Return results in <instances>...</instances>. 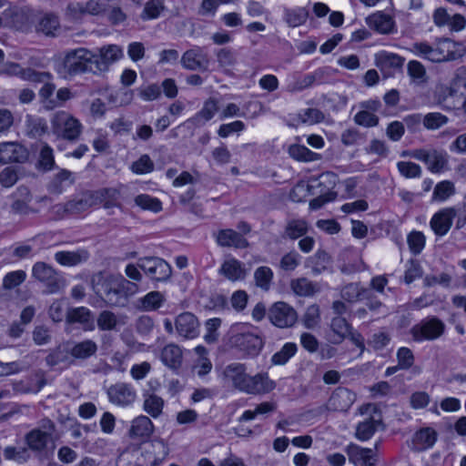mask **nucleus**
Listing matches in <instances>:
<instances>
[{
  "mask_svg": "<svg viewBox=\"0 0 466 466\" xmlns=\"http://www.w3.org/2000/svg\"><path fill=\"white\" fill-rule=\"evenodd\" d=\"M165 405L164 400L154 392H143V410L154 419L158 418Z\"/></svg>",
  "mask_w": 466,
  "mask_h": 466,
  "instance_id": "nucleus-31",
  "label": "nucleus"
},
{
  "mask_svg": "<svg viewBox=\"0 0 466 466\" xmlns=\"http://www.w3.org/2000/svg\"><path fill=\"white\" fill-rule=\"evenodd\" d=\"M56 90L55 84L46 81L44 86L39 90V99L44 108L46 110H53L56 107L55 98H53Z\"/></svg>",
  "mask_w": 466,
  "mask_h": 466,
  "instance_id": "nucleus-47",
  "label": "nucleus"
},
{
  "mask_svg": "<svg viewBox=\"0 0 466 466\" xmlns=\"http://www.w3.org/2000/svg\"><path fill=\"white\" fill-rule=\"evenodd\" d=\"M94 204L93 195L88 194L77 199L67 202L70 214H79L86 211Z\"/></svg>",
  "mask_w": 466,
  "mask_h": 466,
  "instance_id": "nucleus-53",
  "label": "nucleus"
},
{
  "mask_svg": "<svg viewBox=\"0 0 466 466\" xmlns=\"http://www.w3.org/2000/svg\"><path fill=\"white\" fill-rule=\"evenodd\" d=\"M95 54L86 48H76L66 52L58 68V74L68 78L79 74L90 72L95 74Z\"/></svg>",
  "mask_w": 466,
  "mask_h": 466,
  "instance_id": "nucleus-3",
  "label": "nucleus"
},
{
  "mask_svg": "<svg viewBox=\"0 0 466 466\" xmlns=\"http://www.w3.org/2000/svg\"><path fill=\"white\" fill-rule=\"evenodd\" d=\"M308 232V224L303 219H291L285 228V234L291 239H297Z\"/></svg>",
  "mask_w": 466,
  "mask_h": 466,
  "instance_id": "nucleus-48",
  "label": "nucleus"
},
{
  "mask_svg": "<svg viewBox=\"0 0 466 466\" xmlns=\"http://www.w3.org/2000/svg\"><path fill=\"white\" fill-rule=\"evenodd\" d=\"M356 400L354 392L347 388H337L330 396L328 406L334 411H347Z\"/></svg>",
  "mask_w": 466,
  "mask_h": 466,
  "instance_id": "nucleus-20",
  "label": "nucleus"
},
{
  "mask_svg": "<svg viewBox=\"0 0 466 466\" xmlns=\"http://www.w3.org/2000/svg\"><path fill=\"white\" fill-rule=\"evenodd\" d=\"M164 8L163 0H150L145 5L141 18L143 20L156 19L160 15Z\"/></svg>",
  "mask_w": 466,
  "mask_h": 466,
  "instance_id": "nucleus-55",
  "label": "nucleus"
},
{
  "mask_svg": "<svg viewBox=\"0 0 466 466\" xmlns=\"http://www.w3.org/2000/svg\"><path fill=\"white\" fill-rule=\"evenodd\" d=\"M131 169L136 174H147L153 171L154 163L148 155H143L132 164Z\"/></svg>",
  "mask_w": 466,
  "mask_h": 466,
  "instance_id": "nucleus-62",
  "label": "nucleus"
},
{
  "mask_svg": "<svg viewBox=\"0 0 466 466\" xmlns=\"http://www.w3.org/2000/svg\"><path fill=\"white\" fill-rule=\"evenodd\" d=\"M32 276L43 283L46 294H56L64 290L66 286V279L51 265L38 261L32 268Z\"/></svg>",
  "mask_w": 466,
  "mask_h": 466,
  "instance_id": "nucleus-5",
  "label": "nucleus"
},
{
  "mask_svg": "<svg viewBox=\"0 0 466 466\" xmlns=\"http://www.w3.org/2000/svg\"><path fill=\"white\" fill-rule=\"evenodd\" d=\"M161 360L171 370L179 369L183 361L182 350L173 343L165 346L161 351Z\"/></svg>",
  "mask_w": 466,
  "mask_h": 466,
  "instance_id": "nucleus-30",
  "label": "nucleus"
},
{
  "mask_svg": "<svg viewBox=\"0 0 466 466\" xmlns=\"http://www.w3.org/2000/svg\"><path fill=\"white\" fill-rule=\"evenodd\" d=\"M4 455L6 460H14L19 463L26 461L30 456L27 449L24 447H6Z\"/></svg>",
  "mask_w": 466,
  "mask_h": 466,
  "instance_id": "nucleus-60",
  "label": "nucleus"
},
{
  "mask_svg": "<svg viewBox=\"0 0 466 466\" xmlns=\"http://www.w3.org/2000/svg\"><path fill=\"white\" fill-rule=\"evenodd\" d=\"M289 154L292 158L303 162L317 161L321 157L319 154L312 152L305 146L296 144L289 146Z\"/></svg>",
  "mask_w": 466,
  "mask_h": 466,
  "instance_id": "nucleus-40",
  "label": "nucleus"
},
{
  "mask_svg": "<svg viewBox=\"0 0 466 466\" xmlns=\"http://www.w3.org/2000/svg\"><path fill=\"white\" fill-rule=\"evenodd\" d=\"M297 345L295 343L288 342L283 345L281 350L276 352L272 358L271 362L274 365H284L297 352Z\"/></svg>",
  "mask_w": 466,
  "mask_h": 466,
  "instance_id": "nucleus-51",
  "label": "nucleus"
},
{
  "mask_svg": "<svg viewBox=\"0 0 466 466\" xmlns=\"http://www.w3.org/2000/svg\"><path fill=\"white\" fill-rule=\"evenodd\" d=\"M121 56L122 50L116 45L101 47L98 54H95V61H93L95 74L107 71L109 66L117 61Z\"/></svg>",
  "mask_w": 466,
  "mask_h": 466,
  "instance_id": "nucleus-14",
  "label": "nucleus"
},
{
  "mask_svg": "<svg viewBox=\"0 0 466 466\" xmlns=\"http://www.w3.org/2000/svg\"><path fill=\"white\" fill-rule=\"evenodd\" d=\"M366 292L367 289L360 283H349L342 288L340 295L344 300L354 303L361 299Z\"/></svg>",
  "mask_w": 466,
  "mask_h": 466,
  "instance_id": "nucleus-44",
  "label": "nucleus"
},
{
  "mask_svg": "<svg viewBox=\"0 0 466 466\" xmlns=\"http://www.w3.org/2000/svg\"><path fill=\"white\" fill-rule=\"evenodd\" d=\"M50 122L53 133L63 139L76 141L82 133V124L67 111H56Z\"/></svg>",
  "mask_w": 466,
  "mask_h": 466,
  "instance_id": "nucleus-4",
  "label": "nucleus"
},
{
  "mask_svg": "<svg viewBox=\"0 0 466 466\" xmlns=\"http://www.w3.org/2000/svg\"><path fill=\"white\" fill-rule=\"evenodd\" d=\"M49 437L43 433L41 430H33L25 436L26 443L34 451H42L46 448Z\"/></svg>",
  "mask_w": 466,
  "mask_h": 466,
  "instance_id": "nucleus-49",
  "label": "nucleus"
},
{
  "mask_svg": "<svg viewBox=\"0 0 466 466\" xmlns=\"http://www.w3.org/2000/svg\"><path fill=\"white\" fill-rule=\"evenodd\" d=\"M218 274L228 280L235 282L243 280L248 274V270L245 265L237 258H228L222 262Z\"/></svg>",
  "mask_w": 466,
  "mask_h": 466,
  "instance_id": "nucleus-19",
  "label": "nucleus"
},
{
  "mask_svg": "<svg viewBox=\"0 0 466 466\" xmlns=\"http://www.w3.org/2000/svg\"><path fill=\"white\" fill-rule=\"evenodd\" d=\"M228 343L251 357L258 355L263 347V340L259 336L251 332H240L237 327L231 329Z\"/></svg>",
  "mask_w": 466,
  "mask_h": 466,
  "instance_id": "nucleus-6",
  "label": "nucleus"
},
{
  "mask_svg": "<svg viewBox=\"0 0 466 466\" xmlns=\"http://www.w3.org/2000/svg\"><path fill=\"white\" fill-rule=\"evenodd\" d=\"M303 322L306 328L313 329L319 322V308L318 305L313 304L307 308L303 317Z\"/></svg>",
  "mask_w": 466,
  "mask_h": 466,
  "instance_id": "nucleus-64",
  "label": "nucleus"
},
{
  "mask_svg": "<svg viewBox=\"0 0 466 466\" xmlns=\"http://www.w3.org/2000/svg\"><path fill=\"white\" fill-rule=\"evenodd\" d=\"M26 278V273L24 270H15L7 273L3 279V288L5 289H12L21 285Z\"/></svg>",
  "mask_w": 466,
  "mask_h": 466,
  "instance_id": "nucleus-56",
  "label": "nucleus"
},
{
  "mask_svg": "<svg viewBox=\"0 0 466 466\" xmlns=\"http://www.w3.org/2000/svg\"><path fill=\"white\" fill-rule=\"evenodd\" d=\"M309 261L312 264V272L319 275L329 269L331 258L325 250H318L313 257L309 258Z\"/></svg>",
  "mask_w": 466,
  "mask_h": 466,
  "instance_id": "nucleus-42",
  "label": "nucleus"
},
{
  "mask_svg": "<svg viewBox=\"0 0 466 466\" xmlns=\"http://www.w3.org/2000/svg\"><path fill=\"white\" fill-rule=\"evenodd\" d=\"M154 431V424L151 420L145 415L135 418L128 431V435L133 439H141L149 437Z\"/></svg>",
  "mask_w": 466,
  "mask_h": 466,
  "instance_id": "nucleus-27",
  "label": "nucleus"
},
{
  "mask_svg": "<svg viewBox=\"0 0 466 466\" xmlns=\"http://www.w3.org/2000/svg\"><path fill=\"white\" fill-rule=\"evenodd\" d=\"M97 350L98 346L96 342L92 339H84L73 343L68 349V353L75 360H85L95 356Z\"/></svg>",
  "mask_w": 466,
  "mask_h": 466,
  "instance_id": "nucleus-26",
  "label": "nucleus"
},
{
  "mask_svg": "<svg viewBox=\"0 0 466 466\" xmlns=\"http://www.w3.org/2000/svg\"><path fill=\"white\" fill-rule=\"evenodd\" d=\"M216 242L223 248H245L248 241L238 232L228 228L220 229L215 234Z\"/></svg>",
  "mask_w": 466,
  "mask_h": 466,
  "instance_id": "nucleus-23",
  "label": "nucleus"
},
{
  "mask_svg": "<svg viewBox=\"0 0 466 466\" xmlns=\"http://www.w3.org/2000/svg\"><path fill=\"white\" fill-rule=\"evenodd\" d=\"M75 181L73 173L66 169H61L53 177L49 185V190L55 194H60L64 188L72 185Z\"/></svg>",
  "mask_w": 466,
  "mask_h": 466,
  "instance_id": "nucleus-36",
  "label": "nucleus"
},
{
  "mask_svg": "<svg viewBox=\"0 0 466 466\" xmlns=\"http://www.w3.org/2000/svg\"><path fill=\"white\" fill-rule=\"evenodd\" d=\"M92 195L93 198H96V199L103 203V207L106 209L120 207V203L118 202L120 192L116 188H101Z\"/></svg>",
  "mask_w": 466,
  "mask_h": 466,
  "instance_id": "nucleus-33",
  "label": "nucleus"
},
{
  "mask_svg": "<svg viewBox=\"0 0 466 466\" xmlns=\"http://www.w3.org/2000/svg\"><path fill=\"white\" fill-rule=\"evenodd\" d=\"M218 110V102L214 98L208 99L202 109L192 118L196 125H203L210 120Z\"/></svg>",
  "mask_w": 466,
  "mask_h": 466,
  "instance_id": "nucleus-41",
  "label": "nucleus"
},
{
  "mask_svg": "<svg viewBox=\"0 0 466 466\" xmlns=\"http://www.w3.org/2000/svg\"><path fill=\"white\" fill-rule=\"evenodd\" d=\"M55 260L63 267H76L89 258L87 250L80 248L76 250H63L55 253Z\"/></svg>",
  "mask_w": 466,
  "mask_h": 466,
  "instance_id": "nucleus-25",
  "label": "nucleus"
},
{
  "mask_svg": "<svg viewBox=\"0 0 466 466\" xmlns=\"http://www.w3.org/2000/svg\"><path fill=\"white\" fill-rule=\"evenodd\" d=\"M412 51L414 54L434 63H441L443 61H451L456 59V54L453 51L447 50V52H444L442 46L434 48L426 43L413 44Z\"/></svg>",
  "mask_w": 466,
  "mask_h": 466,
  "instance_id": "nucleus-12",
  "label": "nucleus"
},
{
  "mask_svg": "<svg viewBox=\"0 0 466 466\" xmlns=\"http://www.w3.org/2000/svg\"><path fill=\"white\" fill-rule=\"evenodd\" d=\"M407 72L412 84L419 86L427 84L429 77L424 66L420 62L410 60L407 64Z\"/></svg>",
  "mask_w": 466,
  "mask_h": 466,
  "instance_id": "nucleus-35",
  "label": "nucleus"
},
{
  "mask_svg": "<svg viewBox=\"0 0 466 466\" xmlns=\"http://www.w3.org/2000/svg\"><path fill=\"white\" fill-rule=\"evenodd\" d=\"M414 158L423 161L428 169L432 173H440L443 171L448 164L447 154L437 149L426 150L413 154Z\"/></svg>",
  "mask_w": 466,
  "mask_h": 466,
  "instance_id": "nucleus-15",
  "label": "nucleus"
},
{
  "mask_svg": "<svg viewBox=\"0 0 466 466\" xmlns=\"http://www.w3.org/2000/svg\"><path fill=\"white\" fill-rule=\"evenodd\" d=\"M437 440V433L431 428L420 430L414 435V444L418 450H426L433 446Z\"/></svg>",
  "mask_w": 466,
  "mask_h": 466,
  "instance_id": "nucleus-39",
  "label": "nucleus"
},
{
  "mask_svg": "<svg viewBox=\"0 0 466 466\" xmlns=\"http://www.w3.org/2000/svg\"><path fill=\"white\" fill-rule=\"evenodd\" d=\"M380 424V420L373 417L360 422L356 429V438L362 441L370 440Z\"/></svg>",
  "mask_w": 466,
  "mask_h": 466,
  "instance_id": "nucleus-38",
  "label": "nucleus"
},
{
  "mask_svg": "<svg viewBox=\"0 0 466 466\" xmlns=\"http://www.w3.org/2000/svg\"><path fill=\"white\" fill-rule=\"evenodd\" d=\"M28 158L27 149L17 142H4L0 144V163H23Z\"/></svg>",
  "mask_w": 466,
  "mask_h": 466,
  "instance_id": "nucleus-17",
  "label": "nucleus"
},
{
  "mask_svg": "<svg viewBox=\"0 0 466 466\" xmlns=\"http://www.w3.org/2000/svg\"><path fill=\"white\" fill-rule=\"evenodd\" d=\"M35 28L39 33H43L47 36H54L56 31L59 29L58 18L54 15H46L40 18Z\"/></svg>",
  "mask_w": 466,
  "mask_h": 466,
  "instance_id": "nucleus-43",
  "label": "nucleus"
},
{
  "mask_svg": "<svg viewBox=\"0 0 466 466\" xmlns=\"http://www.w3.org/2000/svg\"><path fill=\"white\" fill-rule=\"evenodd\" d=\"M92 319L91 310L86 307L71 308L66 313V321L68 324L78 323L83 326L85 330L94 329L95 326Z\"/></svg>",
  "mask_w": 466,
  "mask_h": 466,
  "instance_id": "nucleus-24",
  "label": "nucleus"
},
{
  "mask_svg": "<svg viewBox=\"0 0 466 466\" xmlns=\"http://www.w3.org/2000/svg\"><path fill=\"white\" fill-rule=\"evenodd\" d=\"M165 302V294L160 291L154 290L139 298L136 302V307L141 311H155L160 309Z\"/></svg>",
  "mask_w": 466,
  "mask_h": 466,
  "instance_id": "nucleus-28",
  "label": "nucleus"
},
{
  "mask_svg": "<svg viewBox=\"0 0 466 466\" xmlns=\"http://www.w3.org/2000/svg\"><path fill=\"white\" fill-rule=\"evenodd\" d=\"M217 60L219 66L227 69L231 68L237 64V58L234 52L229 48H221L217 53Z\"/></svg>",
  "mask_w": 466,
  "mask_h": 466,
  "instance_id": "nucleus-61",
  "label": "nucleus"
},
{
  "mask_svg": "<svg viewBox=\"0 0 466 466\" xmlns=\"http://www.w3.org/2000/svg\"><path fill=\"white\" fill-rule=\"evenodd\" d=\"M345 451L349 456V461L355 466H374L376 464L375 454L371 449L350 443Z\"/></svg>",
  "mask_w": 466,
  "mask_h": 466,
  "instance_id": "nucleus-18",
  "label": "nucleus"
},
{
  "mask_svg": "<svg viewBox=\"0 0 466 466\" xmlns=\"http://www.w3.org/2000/svg\"><path fill=\"white\" fill-rule=\"evenodd\" d=\"M46 384V380L43 371H35L25 380L14 382L13 389L16 392L29 394L37 393Z\"/></svg>",
  "mask_w": 466,
  "mask_h": 466,
  "instance_id": "nucleus-22",
  "label": "nucleus"
},
{
  "mask_svg": "<svg viewBox=\"0 0 466 466\" xmlns=\"http://www.w3.org/2000/svg\"><path fill=\"white\" fill-rule=\"evenodd\" d=\"M139 449V465L156 466L168 454V448L163 440L155 439L137 447Z\"/></svg>",
  "mask_w": 466,
  "mask_h": 466,
  "instance_id": "nucleus-8",
  "label": "nucleus"
},
{
  "mask_svg": "<svg viewBox=\"0 0 466 466\" xmlns=\"http://www.w3.org/2000/svg\"><path fill=\"white\" fill-rule=\"evenodd\" d=\"M135 203L141 208L153 212H159L162 209V204L158 198L146 194L137 196Z\"/></svg>",
  "mask_w": 466,
  "mask_h": 466,
  "instance_id": "nucleus-54",
  "label": "nucleus"
},
{
  "mask_svg": "<svg viewBox=\"0 0 466 466\" xmlns=\"http://www.w3.org/2000/svg\"><path fill=\"white\" fill-rule=\"evenodd\" d=\"M307 19V12L303 8L289 9L285 12V20L289 26L296 27Z\"/></svg>",
  "mask_w": 466,
  "mask_h": 466,
  "instance_id": "nucleus-59",
  "label": "nucleus"
},
{
  "mask_svg": "<svg viewBox=\"0 0 466 466\" xmlns=\"http://www.w3.org/2000/svg\"><path fill=\"white\" fill-rule=\"evenodd\" d=\"M410 332L417 342L435 340L444 334L445 324L436 317L427 318L414 325Z\"/></svg>",
  "mask_w": 466,
  "mask_h": 466,
  "instance_id": "nucleus-7",
  "label": "nucleus"
},
{
  "mask_svg": "<svg viewBox=\"0 0 466 466\" xmlns=\"http://www.w3.org/2000/svg\"><path fill=\"white\" fill-rule=\"evenodd\" d=\"M399 172L407 178H415L420 177V167L413 162L400 161L397 164Z\"/></svg>",
  "mask_w": 466,
  "mask_h": 466,
  "instance_id": "nucleus-58",
  "label": "nucleus"
},
{
  "mask_svg": "<svg viewBox=\"0 0 466 466\" xmlns=\"http://www.w3.org/2000/svg\"><path fill=\"white\" fill-rule=\"evenodd\" d=\"M256 285L263 290H268L273 279V272L268 267H259L254 272Z\"/></svg>",
  "mask_w": 466,
  "mask_h": 466,
  "instance_id": "nucleus-52",
  "label": "nucleus"
},
{
  "mask_svg": "<svg viewBox=\"0 0 466 466\" xmlns=\"http://www.w3.org/2000/svg\"><path fill=\"white\" fill-rule=\"evenodd\" d=\"M139 454L140 451L137 446L128 447L120 453L116 464L117 466H142L139 465L141 463Z\"/></svg>",
  "mask_w": 466,
  "mask_h": 466,
  "instance_id": "nucleus-45",
  "label": "nucleus"
},
{
  "mask_svg": "<svg viewBox=\"0 0 466 466\" xmlns=\"http://www.w3.org/2000/svg\"><path fill=\"white\" fill-rule=\"evenodd\" d=\"M456 192L454 183L450 180L439 182L432 194V201L442 202L453 196Z\"/></svg>",
  "mask_w": 466,
  "mask_h": 466,
  "instance_id": "nucleus-46",
  "label": "nucleus"
},
{
  "mask_svg": "<svg viewBox=\"0 0 466 466\" xmlns=\"http://www.w3.org/2000/svg\"><path fill=\"white\" fill-rule=\"evenodd\" d=\"M454 208H446L436 214L431 219V228L438 236H444L452 225V219L456 217Z\"/></svg>",
  "mask_w": 466,
  "mask_h": 466,
  "instance_id": "nucleus-21",
  "label": "nucleus"
},
{
  "mask_svg": "<svg viewBox=\"0 0 466 466\" xmlns=\"http://www.w3.org/2000/svg\"><path fill=\"white\" fill-rule=\"evenodd\" d=\"M354 121L357 125L372 127L379 124V117L373 113L367 112L366 110H360L354 116Z\"/></svg>",
  "mask_w": 466,
  "mask_h": 466,
  "instance_id": "nucleus-63",
  "label": "nucleus"
},
{
  "mask_svg": "<svg viewBox=\"0 0 466 466\" xmlns=\"http://www.w3.org/2000/svg\"><path fill=\"white\" fill-rule=\"evenodd\" d=\"M268 318L273 325L279 328H288L296 323L298 315L289 304L279 301L269 309Z\"/></svg>",
  "mask_w": 466,
  "mask_h": 466,
  "instance_id": "nucleus-11",
  "label": "nucleus"
},
{
  "mask_svg": "<svg viewBox=\"0 0 466 466\" xmlns=\"http://www.w3.org/2000/svg\"><path fill=\"white\" fill-rule=\"evenodd\" d=\"M448 122V117L441 113L434 112L425 115L423 118V126L427 129L434 130L444 126Z\"/></svg>",
  "mask_w": 466,
  "mask_h": 466,
  "instance_id": "nucleus-57",
  "label": "nucleus"
},
{
  "mask_svg": "<svg viewBox=\"0 0 466 466\" xmlns=\"http://www.w3.org/2000/svg\"><path fill=\"white\" fill-rule=\"evenodd\" d=\"M180 63L187 70L206 71L208 68L209 59L201 47L194 46L182 55Z\"/></svg>",
  "mask_w": 466,
  "mask_h": 466,
  "instance_id": "nucleus-13",
  "label": "nucleus"
},
{
  "mask_svg": "<svg viewBox=\"0 0 466 466\" xmlns=\"http://www.w3.org/2000/svg\"><path fill=\"white\" fill-rule=\"evenodd\" d=\"M106 394L108 400L118 407H128L132 405L137 399V392L134 387L126 382H117L111 385Z\"/></svg>",
  "mask_w": 466,
  "mask_h": 466,
  "instance_id": "nucleus-10",
  "label": "nucleus"
},
{
  "mask_svg": "<svg viewBox=\"0 0 466 466\" xmlns=\"http://www.w3.org/2000/svg\"><path fill=\"white\" fill-rule=\"evenodd\" d=\"M94 292L111 308H125L138 291V285L120 275L99 271L91 278Z\"/></svg>",
  "mask_w": 466,
  "mask_h": 466,
  "instance_id": "nucleus-1",
  "label": "nucleus"
},
{
  "mask_svg": "<svg viewBox=\"0 0 466 466\" xmlns=\"http://www.w3.org/2000/svg\"><path fill=\"white\" fill-rule=\"evenodd\" d=\"M97 327L102 331L114 330L118 324L116 315L110 310H103L96 319Z\"/></svg>",
  "mask_w": 466,
  "mask_h": 466,
  "instance_id": "nucleus-50",
  "label": "nucleus"
},
{
  "mask_svg": "<svg viewBox=\"0 0 466 466\" xmlns=\"http://www.w3.org/2000/svg\"><path fill=\"white\" fill-rule=\"evenodd\" d=\"M290 288L296 295L301 297L312 296L319 290L318 285L307 278H299L291 280Z\"/></svg>",
  "mask_w": 466,
  "mask_h": 466,
  "instance_id": "nucleus-37",
  "label": "nucleus"
},
{
  "mask_svg": "<svg viewBox=\"0 0 466 466\" xmlns=\"http://www.w3.org/2000/svg\"><path fill=\"white\" fill-rule=\"evenodd\" d=\"M330 328L333 332L332 342L339 344L342 342L351 329V325L342 317H334L330 322Z\"/></svg>",
  "mask_w": 466,
  "mask_h": 466,
  "instance_id": "nucleus-34",
  "label": "nucleus"
},
{
  "mask_svg": "<svg viewBox=\"0 0 466 466\" xmlns=\"http://www.w3.org/2000/svg\"><path fill=\"white\" fill-rule=\"evenodd\" d=\"M137 266L151 279L163 281L171 275V268L164 259L156 257L141 258Z\"/></svg>",
  "mask_w": 466,
  "mask_h": 466,
  "instance_id": "nucleus-9",
  "label": "nucleus"
},
{
  "mask_svg": "<svg viewBox=\"0 0 466 466\" xmlns=\"http://www.w3.org/2000/svg\"><path fill=\"white\" fill-rule=\"evenodd\" d=\"M175 329L185 339H194L198 335L199 322L191 312H183L175 319Z\"/></svg>",
  "mask_w": 466,
  "mask_h": 466,
  "instance_id": "nucleus-16",
  "label": "nucleus"
},
{
  "mask_svg": "<svg viewBox=\"0 0 466 466\" xmlns=\"http://www.w3.org/2000/svg\"><path fill=\"white\" fill-rule=\"evenodd\" d=\"M221 377L226 385L251 395L268 393L276 387V383L269 379L268 373L260 372L251 376L247 373L246 365L239 362L226 366Z\"/></svg>",
  "mask_w": 466,
  "mask_h": 466,
  "instance_id": "nucleus-2",
  "label": "nucleus"
},
{
  "mask_svg": "<svg viewBox=\"0 0 466 466\" xmlns=\"http://www.w3.org/2000/svg\"><path fill=\"white\" fill-rule=\"evenodd\" d=\"M367 25L380 34H390L394 27L392 17L382 12H377L366 18Z\"/></svg>",
  "mask_w": 466,
  "mask_h": 466,
  "instance_id": "nucleus-29",
  "label": "nucleus"
},
{
  "mask_svg": "<svg viewBox=\"0 0 466 466\" xmlns=\"http://www.w3.org/2000/svg\"><path fill=\"white\" fill-rule=\"evenodd\" d=\"M376 66L382 71L400 69L402 67L404 58L397 54L381 51L375 56Z\"/></svg>",
  "mask_w": 466,
  "mask_h": 466,
  "instance_id": "nucleus-32",
  "label": "nucleus"
}]
</instances>
